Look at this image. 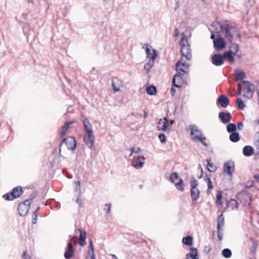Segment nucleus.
<instances>
[{
	"mask_svg": "<svg viewBox=\"0 0 259 259\" xmlns=\"http://www.w3.org/2000/svg\"><path fill=\"white\" fill-rule=\"evenodd\" d=\"M204 180L205 182H206L207 183L208 189H210V190L212 189L213 188V185L212 184L211 179H210V178L208 177V176L206 174H205V177L204 178Z\"/></svg>",
	"mask_w": 259,
	"mask_h": 259,
	"instance_id": "ea45409f",
	"label": "nucleus"
},
{
	"mask_svg": "<svg viewBox=\"0 0 259 259\" xmlns=\"http://www.w3.org/2000/svg\"><path fill=\"white\" fill-rule=\"evenodd\" d=\"M222 56H223V57L224 58V61H225V60H228V62L230 64H232L235 61V59H234V54H233L231 53V51H228L224 52L222 54Z\"/></svg>",
	"mask_w": 259,
	"mask_h": 259,
	"instance_id": "5701e85b",
	"label": "nucleus"
},
{
	"mask_svg": "<svg viewBox=\"0 0 259 259\" xmlns=\"http://www.w3.org/2000/svg\"><path fill=\"white\" fill-rule=\"evenodd\" d=\"M222 255L225 258H228L232 255V251L229 248L224 249L222 251Z\"/></svg>",
	"mask_w": 259,
	"mask_h": 259,
	"instance_id": "a19ab883",
	"label": "nucleus"
},
{
	"mask_svg": "<svg viewBox=\"0 0 259 259\" xmlns=\"http://www.w3.org/2000/svg\"><path fill=\"white\" fill-rule=\"evenodd\" d=\"M146 91L148 95H154L156 94L157 89L155 86L152 85L147 87Z\"/></svg>",
	"mask_w": 259,
	"mask_h": 259,
	"instance_id": "473e14b6",
	"label": "nucleus"
},
{
	"mask_svg": "<svg viewBox=\"0 0 259 259\" xmlns=\"http://www.w3.org/2000/svg\"><path fill=\"white\" fill-rule=\"evenodd\" d=\"M242 82L243 84L242 88L243 92L244 93L243 96L248 99L251 98L255 90L254 85L248 81L244 80Z\"/></svg>",
	"mask_w": 259,
	"mask_h": 259,
	"instance_id": "39448f33",
	"label": "nucleus"
},
{
	"mask_svg": "<svg viewBox=\"0 0 259 259\" xmlns=\"http://www.w3.org/2000/svg\"><path fill=\"white\" fill-rule=\"evenodd\" d=\"M229 203L232 209L238 207L239 203L235 199H231Z\"/></svg>",
	"mask_w": 259,
	"mask_h": 259,
	"instance_id": "de8ad7c7",
	"label": "nucleus"
},
{
	"mask_svg": "<svg viewBox=\"0 0 259 259\" xmlns=\"http://www.w3.org/2000/svg\"><path fill=\"white\" fill-rule=\"evenodd\" d=\"M122 86V82L118 78L114 77L112 78V87L115 93L119 92Z\"/></svg>",
	"mask_w": 259,
	"mask_h": 259,
	"instance_id": "2eb2a0df",
	"label": "nucleus"
},
{
	"mask_svg": "<svg viewBox=\"0 0 259 259\" xmlns=\"http://www.w3.org/2000/svg\"><path fill=\"white\" fill-rule=\"evenodd\" d=\"M178 73L176 74L172 78V85L176 88H180L181 87L183 78Z\"/></svg>",
	"mask_w": 259,
	"mask_h": 259,
	"instance_id": "412c9836",
	"label": "nucleus"
},
{
	"mask_svg": "<svg viewBox=\"0 0 259 259\" xmlns=\"http://www.w3.org/2000/svg\"><path fill=\"white\" fill-rule=\"evenodd\" d=\"M153 64H154V61L150 60L145 64L144 68L147 71V72H148L151 70Z\"/></svg>",
	"mask_w": 259,
	"mask_h": 259,
	"instance_id": "79ce46f5",
	"label": "nucleus"
},
{
	"mask_svg": "<svg viewBox=\"0 0 259 259\" xmlns=\"http://www.w3.org/2000/svg\"><path fill=\"white\" fill-rule=\"evenodd\" d=\"M192 140L196 142L198 141L201 142L205 147L208 146V144L206 142V138L205 137L201 136V137H198V136H193Z\"/></svg>",
	"mask_w": 259,
	"mask_h": 259,
	"instance_id": "cd10ccee",
	"label": "nucleus"
},
{
	"mask_svg": "<svg viewBox=\"0 0 259 259\" xmlns=\"http://www.w3.org/2000/svg\"><path fill=\"white\" fill-rule=\"evenodd\" d=\"M235 74H236V79L238 81L241 80L243 78H244L246 76L245 73L241 70H236L235 71Z\"/></svg>",
	"mask_w": 259,
	"mask_h": 259,
	"instance_id": "7c9ffc66",
	"label": "nucleus"
},
{
	"mask_svg": "<svg viewBox=\"0 0 259 259\" xmlns=\"http://www.w3.org/2000/svg\"><path fill=\"white\" fill-rule=\"evenodd\" d=\"M163 125L161 128V130L162 131H166L167 130L168 126L169 125V120L166 117L163 118Z\"/></svg>",
	"mask_w": 259,
	"mask_h": 259,
	"instance_id": "37998d69",
	"label": "nucleus"
},
{
	"mask_svg": "<svg viewBox=\"0 0 259 259\" xmlns=\"http://www.w3.org/2000/svg\"><path fill=\"white\" fill-rule=\"evenodd\" d=\"M81 195L80 194H77V197L76 200V202L80 206L81 205Z\"/></svg>",
	"mask_w": 259,
	"mask_h": 259,
	"instance_id": "864d4df0",
	"label": "nucleus"
},
{
	"mask_svg": "<svg viewBox=\"0 0 259 259\" xmlns=\"http://www.w3.org/2000/svg\"><path fill=\"white\" fill-rule=\"evenodd\" d=\"M159 140L162 143H164L166 142V137L164 134H160L158 136Z\"/></svg>",
	"mask_w": 259,
	"mask_h": 259,
	"instance_id": "3c124183",
	"label": "nucleus"
},
{
	"mask_svg": "<svg viewBox=\"0 0 259 259\" xmlns=\"http://www.w3.org/2000/svg\"><path fill=\"white\" fill-rule=\"evenodd\" d=\"M220 25V31L225 34V37L230 41L233 40V35L231 32V30L234 28L228 24H221V23H214L213 25Z\"/></svg>",
	"mask_w": 259,
	"mask_h": 259,
	"instance_id": "423d86ee",
	"label": "nucleus"
},
{
	"mask_svg": "<svg viewBox=\"0 0 259 259\" xmlns=\"http://www.w3.org/2000/svg\"><path fill=\"white\" fill-rule=\"evenodd\" d=\"M217 104L223 108H227L229 104V99L225 95H221L218 97L217 100Z\"/></svg>",
	"mask_w": 259,
	"mask_h": 259,
	"instance_id": "4468645a",
	"label": "nucleus"
},
{
	"mask_svg": "<svg viewBox=\"0 0 259 259\" xmlns=\"http://www.w3.org/2000/svg\"><path fill=\"white\" fill-rule=\"evenodd\" d=\"M63 143H65L67 148L71 151H74L76 148L77 141L75 138L72 137L63 138L62 141L60 143V146L61 147Z\"/></svg>",
	"mask_w": 259,
	"mask_h": 259,
	"instance_id": "6e6552de",
	"label": "nucleus"
},
{
	"mask_svg": "<svg viewBox=\"0 0 259 259\" xmlns=\"http://www.w3.org/2000/svg\"><path fill=\"white\" fill-rule=\"evenodd\" d=\"M80 233L79 238L78 240V243L81 246H84L86 245V238H87V232L84 230H82L81 229L77 230Z\"/></svg>",
	"mask_w": 259,
	"mask_h": 259,
	"instance_id": "aec40b11",
	"label": "nucleus"
},
{
	"mask_svg": "<svg viewBox=\"0 0 259 259\" xmlns=\"http://www.w3.org/2000/svg\"><path fill=\"white\" fill-rule=\"evenodd\" d=\"M222 197H223L222 192L221 191H218L216 195V198H217L216 203L218 205H222Z\"/></svg>",
	"mask_w": 259,
	"mask_h": 259,
	"instance_id": "c03bdc74",
	"label": "nucleus"
},
{
	"mask_svg": "<svg viewBox=\"0 0 259 259\" xmlns=\"http://www.w3.org/2000/svg\"><path fill=\"white\" fill-rule=\"evenodd\" d=\"M3 197L5 200L7 201L13 200L17 198L16 195H15L12 191L9 193L4 194L3 196Z\"/></svg>",
	"mask_w": 259,
	"mask_h": 259,
	"instance_id": "c85d7f7f",
	"label": "nucleus"
},
{
	"mask_svg": "<svg viewBox=\"0 0 259 259\" xmlns=\"http://www.w3.org/2000/svg\"><path fill=\"white\" fill-rule=\"evenodd\" d=\"M243 154L244 156L249 157L251 156L254 153V149L251 146H245L243 148Z\"/></svg>",
	"mask_w": 259,
	"mask_h": 259,
	"instance_id": "a878e982",
	"label": "nucleus"
},
{
	"mask_svg": "<svg viewBox=\"0 0 259 259\" xmlns=\"http://www.w3.org/2000/svg\"><path fill=\"white\" fill-rule=\"evenodd\" d=\"M219 117L223 123L226 124L230 121L232 116L231 113L229 112H221L219 114Z\"/></svg>",
	"mask_w": 259,
	"mask_h": 259,
	"instance_id": "f3484780",
	"label": "nucleus"
},
{
	"mask_svg": "<svg viewBox=\"0 0 259 259\" xmlns=\"http://www.w3.org/2000/svg\"><path fill=\"white\" fill-rule=\"evenodd\" d=\"M180 45L181 47V53L182 55L185 57L187 60H191L192 58L191 50L188 42V39L185 36L181 38Z\"/></svg>",
	"mask_w": 259,
	"mask_h": 259,
	"instance_id": "f257e3e1",
	"label": "nucleus"
},
{
	"mask_svg": "<svg viewBox=\"0 0 259 259\" xmlns=\"http://www.w3.org/2000/svg\"><path fill=\"white\" fill-rule=\"evenodd\" d=\"M218 230V237L219 241H221L223 238V231L222 227H220L219 229H217Z\"/></svg>",
	"mask_w": 259,
	"mask_h": 259,
	"instance_id": "8fccbe9b",
	"label": "nucleus"
},
{
	"mask_svg": "<svg viewBox=\"0 0 259 259\" xmlns=\"http://www.w3.org/2000/svg\"><path fill=\"white\" fill-rule=\"evenodd\" d=\"M217 229H219L220 227H222L224 224V218L223 213L220 215L217 220Z\"/></svg>",
	"mask_w": 259,
	"mask_h": 259,
	"instance_id": "58836bf2",
	"label": "nucleus"
},
{
	"mask_svg": "<svg viewBox=\"0 0 259 259\" xmlns=\"http://www.w3.org/2000/svg\"><path fill=\"white\" fill-rule=\"evenodd\" d=\"M198 183L194 177L191 181V197L193 201H197L200 196V191L197 188Z\"/></svg>",
	"mask_w": 259,
	"mask_h": 259,
	"instance_id": "20e7f679",
	"label": "nucleus"
},
{
	"mask_svg": "<svg viewBox=\"0 0 259 259\" xmlns=\"http://www.w3.org/2000/svg\"><path fill=\"white\" fill-rule=\"evenodd\" d=\"M207 162V169L210 172L215 171L216 170V167L213 165V164L210 163L208 160H206Z\"/></svg>",
	"mask_w": 259,
	"mask_h": 259,
	"instance_id": "a18cd8bd",
	"label": "nucleus"
},
{
	"mask_svg": "<svg viewBox=\"0 0 259 259\" xmlns=\"http://www.w3.org/2000/svg\"><path fill=\"white\" fill-rule=\"evenodd\" d=\"M76 239H77L76 236H74L71 238V240L74 242L75 244L77 243Z\"/></svg>",
	"mask_w": 259,
	"mask_h": 259,
	"instance_id": "338daca9",
	"label": "nucleus"
},
{
	"mask_svg": "<svg viewBox=\"0 0 259 259\" xmlns=\"http://www.w3.org/2000/svg\"><path fill=\"white\" fill-rule=\"evenodd\" d=\"M236 197L244 206H249L250 205L251 196V194L247 191L243 190L239 192L237 194Z\"/></svg>",
	"mask_w": 259,
	"mask_h": 259,
	"instance_id": "f03ea898",
	"label": "nucleus"
},
{
	"mask_svg": "<svg viewBox=\"0 0 259 259\" xmlns=\"http://www.w3.org/2000/svg\"><path fill=\"white\" fill-rule=\"evenodd\" d=\"M40 208V207H38L34 212L33 213L32 217H35L37 218V214H38V211L39 210Z\"/></svg>",
	"mask_w": 259,
	"mask_h": 259,
	"instance_id": "4d7b16f0",
	"label": "nucleus"
},
{
	"mask_svg": "<svg viewBox=\"0 0 259 259\" xmlns=\"http://www.w3.org/2000/svg\"><path fill=\"white\" fill-rule=\"evenodd\" d=\"M74 250L71 242L67 243L66 248L65 252L64 253V257L66 259H70L73 254Z\"/></svg>",
	"mask_w": 259,
	"mask_h": 259,
	"instance_id": "6ab92c4d",
	"label": "nucleus"
},
{
	"mask_svg": "<svg viewBox=\"0 0 259 259\" xmlns=\"http://www.w3.org/2000/svg\"><path fill=\"white\" fill-rule=\"evenodd\" d=\"M229 138L230 141H232V142H237L240 140L239 134L237 132L232 133L230 135Z\"/></svg>",
	"mask_w": 259,
	"mask_h": 259,
	"instance_id": "72a5a7b5",
	"label": "nucleus"
},
{
	"mask_svg": "<svg viewBox=\"0 0 259 259\" xmlns=\"http://www.w3.org/2000/svg\"><path fill=\"white\" fill-rule=\"evenodd\" d=\"M15 195H16L17 198H19L23 193V190L22 187L20 186H17L12 189Z\"/></svg>",
	"mask_w": 259,
	"mask_h": 259,
	"instance_id": "f704fd0d",
	"label": "nucleus"
},
{
	"mask_svg": "<svg viewBox=\"0 0 259 259\" xmlns=\"http://www.w3.org/2000/svg\"><path fill=\"white\" fill-rule=\"evenodd\" d=\"M198 169H199L201 172V176L199 177V178H201L202 177V176L203 175V169L200 164H199L198 165Z\"/></svg>",
	"mask_w": 259,
	"mask_h": 259,
	"instance_id": "e2e57ef3",
	"label": "nucleus"
},
{
	"mask_svg": "<svg viewBox=\"0 0 259 259\" xmlns=\"http://www.w3.org/2000/svg\"><path fill=\"white\" fill-rule=\"evenodd\" d=\"M214 23H220L219 22H213L211 26V27L212 28L214 27L215 28V30H217V31L219 29L220 30V25H213Z\"/></svg>",
	"mask_w": 259,
	"mask_h": 259,
	"instance_id": "5fc2aeb1",
	"label": "nucleus"
},
{
	"mask_svg": "<svg viewBox=\"0 0 259 259\" xmlns=\"http://www.w3.org/2000/svg\"><path fill=\"white\" fill-rule=\"evenodd\" d=\"M176 70L179 74H187L188 73L189 66L186 63L179 61L176 64Z\"/></svg>",
	"mask_w": 259,
	"mask_h": 259,
	"instance_id": "9d476101",
	"label": "nucleus"
},
{
	"mask_svg": "<svg viewBox=\"0 0 259 259\" xmlns=\"http://www.w3.org/2000/svg\"><path fill=\"white\" fill-rule=\"evenodd\" d=\"M111 206V203L106 204L105 205V206L106 207H107V213H108L110 212V211Z\"/></svg>",
	"mask_w": 259,
	"mask_h": 259,
	"instance_id": "13d9d810",
	"label": "nucleus"
},
{
	"mask_svg": "<svg viewBox=\"0 0 259 259\" xmlns=\"http://www.w3.org/2000/svg\"><path fill=\"white\" fill-rule=\"evenodd\" d=\"M239 50V46L238 45L235 43H232L230 44V48L229 51H231V53L234 54V55H237V52Z\"/></svg>",
	"mask_w": 259,
	"mask_h": 259,
	"instance_id": "c756f323",
	"label": "nucleus"
},
{
	"mask_svg": "<svg viewBox=\"0 0 259 259\" xmlns=\"http://www.w3.org/2000/svg\"><path fill=\"white\" fill-rule=\"evenodd\" d=\"M34 197L27 199L19 203L18 211L21 216H25L27 214L30 208V204Z\"/></svg>",
	"mask_w": 259,
	"mask_h": 259,
	"instance_id": "7ed1b4c3",
	"label": "nucleus"
},
{
	"mask_svg": "<svg viewBox=\"0 0 259 259\" xmlns=\"http://www.w3.org/2000/svg\"><path fill=\"white\" fill-rule=\"evenodd\" d=\"M237 108L239 110H243L245 107L244 101L240 98H238L236 101Z\"/></svg>",
	"mask_w": 259,
	"mask_h": 259,
	"instance_id": "e433bc0d",
	"label": "nucleus"
},
{
	"mask_svg": "<svg viewBox=\"0 0 259 259\" xmlns=\"http://www.w3.org/2000/svg\"><path fill=\"white\" fill-rule=\"evenodd\" d=\"M210 38L213 40V41L216 39V38H215V34L214 33L211 32Z\"/></svg>",
	"mask_w": 259,
	"mask_h": 259,
	"instance_id": "774afa93",
	"label": "nucleus"
},
{
	"mask_svg": "<svg viewBox=\"0 0 259 259\" xmlns=\"http://www.w3.org/2000/svg\"><path fill=\"white\" fill-rule=\"evenodd\" d=\"M176 90L174 88H171L170 89V93L172 95V96H174L176 93Z\"/></svg>",
	"mask_w": 259,
	"mask_h": 259,
	"instance_id": "052dcab7",
	"label": "nucleus"
},
{
	"mask_svg": "<svg viewBox=\"0 0 259 259\" xmlns=\"http://www.w3.org/2000/svg\"><path fill=\"white\" fill-rule=\"evenodd\" d=\"M145 158L144 156H139L136 159L132 162V165L136 168H142L144 164Z\"/></svg>",
	"mask_w": 259,
	"mask_h": 259,
	"instance_id": "dca6fc26",
	"label": "nucleus"
},
{
	"mask_svg": "<svg viewBox=\"0 0 259 259\" xmlns=\"http://www.w3.org/2000/svg\"><path fill=\"white\" fill-rule=\"evenodd\" d=\"M74 122V120H71V121H67V122H65V123L62 127L61 130V132L60 133L61 138H63L65 136L67 130L69 128V125H71Z\"/></svg>",
	"mask_w": 259,
	"mask_h": 259,
	"instance_id": "393cba45",
	"label": "nucleus"
},
{
	"mask_svg": "<svg viewBox=\"0 0 259 259\" xmlns=\"http://www.w3.org/2000/svg\"><path fill=\"white\" fill-rule=\"evenodd\" d=\"M175 36L177 37L179 35V29L178 28H176L174 30Z\"/></svg>",
	"mask_w": 259,
	"mask_h": 259,
	"instance_id": "680f3d73",
	"label": "nucleus"
},
{
	"mask_svg": "<svg viewBox=\"0 0 259 259\" xmlns=\"http://www.w3.org/2000/svg\"><path fill=\"white\" fill-rule=\"evenodd\" d=\"M176 7L175 9V10L177 11L180 7V2L179 1L176 2Z\"/></svg>",
	"mask_w": 259,
	"mask_h": 259,
	"instance_id": "bf43d9fd",
	"label": "nucleus"
},
{
	"mask_svg": "<svg viewBox=\"0 0 259 259\" xmlns=\"http://www.w3.org/2000/svg\"><path fill=\"white\" fill-rule=\"evenodd\" d=\"M253 178L258 183H259V174L254 175Z\"/></svg>",
	"mask_w": 259,
	"mask_h": 259,
	"instance_id": "0e129e2a",
	"label": "nucleus"
},
{
	"mask_svg": "<svg viewBox=\"0 0 259 259\" xmlns=\"http://www.w3.org/2000/svg\"><path fill=\"white\" fill-rule=\"evenodd\" d=\"M83 125L87 134L93 133L92 125L87 118L83 119Z\"/></svg>",
	"mask_w": 259,
	"mask_h": 259,
	"instance_id": "b1692460",
	"label": "nucleus"
},
{
	"mask_svg": "<svg viewBox=\"0 0 259 259\" xmlns=\"http://www.w3.org/2000/svg\"><path fill=\"white\" fill-rule=\"evenodd\" d=\"M224 170L230 177H232L233 173L235 171V163L233 161L226 162L223 166Z\"/></svg>",
	"mask_w": 259,
	"mask_h": 259,
	"instance_id": "9b49d317",
	"label": "nucleus"
},
{
	"mask_svg": "<svg viewBox=\"0 0 259 259\" xmlns=\"http://www.w3.org/2000/svg\"><path fill=\"white\" fill-rule=\"evenodd\" d=\"M74 184L75 185L74 191L77 193V194H81V186H80V181H76L74 182Z\"/></svg>",
	"mask_w": 259,
	"mask_h": 259,
	"instance_id": "49530a36",
	"label": "nucleus"
},
{
	"mask_svg": "<svg viewBox=\"0 0 259 259\" xmlns=\"http://www.w3.org/2000/svg\"><path fill=\"white\" fill-rule=\"evenodd\" d=\"M169 180L171 183H175L176 187L178 190L181 191L184 190L183 180L179 177L177 172H173L170 175Z\"/></svg>",
	"mask_w": 259,
	"mask_h": 259,
	"instance_id": "0eeeda50",
	"label": "nucleus"
},
{
	"mask_svg": "<svg viewBox=\"0 0 259 259\" xmlns=\"http://www.w3.org/2000/svg\"><path fill=\"white\" fill-rule=\"evenodd\" d=\"M187 259H199L198 250L196 248L192 247L190 249V253L186 255Z\"/></svg>",
	"mask_w": 259,
	"mask_h": 259,
	"instance_id": "4be33fe9",
	"label": "nucleus"
},
{
	"mask_svg": "<svg viewBox=\"0 0 259 259\" xmlns=\"http://www.w3.org/2000/svg\"><path fill=\"white\" fill-rule=\"evenodd\" d=\"M145 52L147 57L149 58L150 60L154 61L157 56V51L155 50H152V53L151 52V46L147 44H145Z\"/></svg>",
	"mask_w": 259,
	"mask_h": 259,
	"instance_id": "ddd939ff",
	"label": "nucleus"
},
{
	"mask_svg": "<svg viewBox=\"0 0 259 259\" xmlns=\"http://www.w3.org/2000/svg\"><path fill=\"white\" fill-rule=\"evenodd\" d=\"M249 240L252 242L250 247V252L253 254H254L256 252L257 249V243L254 241L253 238H250Z\"/></svg>",
	"mask_w": 259,
	"mask_h": 259,
	"instance_id": "4c0bfd02",
	"label": "nucleus"
},
{
	"mask_svg": "<svg viewBox=\"0 0 259 259\" xmlns=\"http://www.w3.org/2000/svg\"><path fill=\"white\" fill-rule=\"evenodd\" d=\"M188 128L191 131L190 134L191 136H198V137L202 136L201 131L199 129L197 125L194 124H189Z\"/></svg>",
	"mask_w": 259,
	"mask_h": 259,
	"instance_id": "a211bd4d",
	"label": "nucleus"
},
{
	"mask_svg": "<svg viewBox=\"0 0 259 259\" xmlns=\"http://www.w3.org/2000/svg\"><path fill=\"white\" fill-rule=\"evenodd\" d=\"M130 150L131 152L130 156H132L133 153H140L141 151V149L140 147H137V148H135L134 147H131L130 149Z\"/></svg>",
	"mask_w": 259,
	"mask_h": 259,
	"instance_id": "09e8293b",
	"label": "nucleus"
},
{
	"mask_svg": "<svg viewBox=\"0 0 259 259\" xmlns=\"http://www.w3.org/2000/svg\"><path fill=\"white\" fill-rule=\"evenodd\" d=\"M182 242L186 245L191 246L193 243V237L191 236H187L182 239Z\"/></svg>",
	"mask_w": 259,
	"mask_h": 259,
	"instance_id": "2f4dec72",
	"label": "nucleus"
},
{
	"mask_svg": "<svg viewBox=\"0 0 259 259\" xmlns=\"http://www.w3.org/2000/svg\"><path fill=\"white\" fill-rule=\"evenodd\" d=\"M237 127L239 130H242L243 127V123L242 122H238L237 124Z\"/></svg>",
	"mask_w": 259,
	"mask_h": 259,
	"instance_id": "6e6d98bb",
	"label": "nucleus"
},
{
	"mask_svg": "<svg viewBox=\"0 0 259 259\" xmlns=\"http://www.w3.org/2000/svg\"><path fill=\"white\" fill-rule=\"evenodd\" d=\"M211 62L214 66H220L224 63V58L221 54H215L211 56Z\"/></svg>",
	"mask_w": 259,
	"mask_h": 259,
	"instance_id": "f8f14e48",
	"label": "nucleus"
},
{
	"mask_svg": "<svg viewBox=\"0 0 259 259\" xmlns=\"http://www.w3.org/2000/svg\"><path fill=\"white\" fill-rule=\"evenodd\" d=\"M89 242H90L89 248L91 250L92 254H95L94 253V246H93V241L92 240V239H90Z\"/></svg>",
	"mask_w": 259,
	"mask_h": 259,
	"instance_id": "603ef678",
	"label": "nucleus"
},
{
	"mask_svg": "<svg viewBox=\"0 0 259 259\" xmlns=\"http://www.w3.org/2000/svg\"><path fill=\"white\" fill-rule=\"evenodd\" d=\"M88 135V140L85 141L86 145L90 148H91L94 144V136L93 133L87 134Z\"/></svg>",
	"mask_w": 259,
	"mask_h": 259,
	"instance_id": "bb28decb",
	"label": "nucleus"
},
{
	"mask_svg": "<svg viewBox=\"0 0 259 259\" xmlns=\"http://www.w3.org/2000/svg\"><path fill=\"white\" fill-rule=\"evenodd\" d=\"M218 37L213 41L214 48L217 51H222L226 48V43L224 39L220 34V32H218Z\"/></svg>",
	"mask_w": 259,
	"mask_h": 259,
	"instance_id": "1a4fd4ad",
	"label": "nucleus"
},
{
	"mask_svg": "<svg viewBox=\"0 0 259 259\" xmlns=\"http://www.w3.org/2000/svg\"><path fill=\"white\" fill-rule=\"evenodd\" d=\"M135 117L137 118H141L142 117V115L140 113H136L135 114Z\"/></svg>",
	"mask_w": 259,
	"mask_h": 259,
	"instance_id": "69168bd1",
	"label": "nucleus"
},
{
	"mask_svg": "<svg viewBox=\"0 0 259 259\" xmlns=\"http://www.w3.org/2000/svg\"><path fill=\"white\" fill-rule=\"evenodd\" d=\"M237 126L235 123H230L227 125V132L229 133H235L236 131Z\"/></svg>",
	"mask_w": 259,
	"mask_h": 259,
	"instance_id": "c9c22d12",
	"label": "nucleus"
}]
</instances>
